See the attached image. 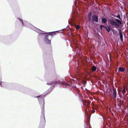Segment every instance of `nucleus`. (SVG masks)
I'll return each instance as SVG.
<instances>
[{
  "label": "nucleus",
  "instance_id": "1",
  "mask_svg": "<svg viewBox=\"0 0 128 128\" xmlns=\"http://www.w3.org/2000/svg\"><path fill=\"white\" fill-rule=\"evenodd\" d=\"M19 19L20 20V21L22 23V26H25L33 30L39 34H48V35H46L45 36L44 38V42L46 44H50V40L48 39L50 38H49V37L50 36L49 35L51 36H50L51 38H50L51 39L52 38V35L55 34V33L54 32L45 33L44 32L34 26L30 24L26 21H23V20L19 18Z\"/></svg>",
  "mask_w": 128,
  "mask_h": 128
},
{
  "label": "nucleus",
  "instance_id": "2",
  "mask_svg": "<svg viewBox=\"0 0 128 128\" xmlns=\"http://www.w3.org/2000/svg\"><path fill=\"white\" fill-rule=\"evenodd\" d=\"M44 96L41 95L39 96H37L39 100L40 104L42 108V115L41 116V122H42L44 124L45 122V118L44 114V100L43 98Z\"/></svg>",
  "mask_w": 128,
  "mask_h": 128
},
{
  "label": "nucleus",
  "instance_id": "3",
  "mask_svg": "<svg viewBox=\"0 0 128 128\" xmlns=\"http://www.w3.org/2000/svg\"><path fill=\"white\" fill-rule=\"evenodd\" d=\"M60 83L61 84H63L64 85H67V84L65 82H60L59 81H54V82H50V83H49L48 82L46 84H47L49 85H52V84H58Z\"/></svg>",
  "mask_w": 128,
  "mask_h": 128
},
{
  "label": "nucleus",
  "instance_id": "4",
  "mask_svg": "<svg viewBox=\"0 0 128 128\" xmlns=\"http://www.w3.org/2000/svg\"><path fill=\"white\" fill-rule=\"evenodd\" d=\"M116 91L114 89H113V92L111 94L112 97H113L114 98H116Z\"/></svg>",
  "mask_w": 128,
  "mask_h": 128
},
{
  "label": "nucleus",
  "instance_id": "5",
  "mask_svg": "<svg viewBox=\"0 0 128 128\" xmlns=\"http://www.w3.org/2000/svg\"><path fill=\"white\" fill-rule=\"evenodd\" d=\"M110 23L112 25H114L115 26L118 25V24L112 20H110Z\"/></svg>",
  "mask_w": 128,
  "mask_h": 128
},
{
  "label": "nucleus",
  "instance_id": "6",
  "mask_svg": "<svg viewBox=\"0 0 128 128\" xmlns=\"http://www.w3.org/2000/svg\"><path fill=\"white\" fill-rule=\"evenodd\" d=\"M92 20L93 21L98 22V16H93Z\"/></svg>",
  "mask_w": 128,
  "mask_h": 128
},
{
  "label": "nucleus",
  "instance_id": "7",
  "mask_svg": "<svg viewBox=\"0 0 128 128\" xmlns=\"http://www.w3.org/2000/svg\"><path fill=\"white\" fill-rule=\"evenodd\" d=\"M125 70V69L122 67H120L118 69V71L119 72H122Z\"/></svg>",
  "mask_w": 128,
  "mask_h": 128
},
{
  "label": "nucleus",
  "instance_id": "8",
  "mask_svg": "<svg viewBox=\"0 0 128 128\" xmlns=\"http://www.w3.org/2000/svg\"><path fill=\"white\" fill-rule=\"evenodd\" d=\"M119 34L121 40L122 41H123V35L122 32H120Z\"/></svg>",
  "mask_w": 128,
  "mask_h": 128
},
{
  "label": "nucleus",
  "instance_id": "9",
  "mask_svg": "<svg viewBox=\"0 0 128 128\" xmlns=\"http://www.w3.org/2000/svg\"><path fill=\"white\" fill-rule=\"evenodd\" d=\"M91 69L93 72H94L96 70V68L95 66H93L92 67Z\"/></svg>",
  "mask_w": 128,
  "mask_h": 128
},
{
  "label": "nucleus",
  "instance_id": "10",
  "mask_svg": "<svg viewBox=\"0 0 128 128\" xmlns=\"http://www.w3.org/2000/svg\"><path fill=\"white\" fill-rule=\"evenodd\" d=\"M126 92V90L124 87H123V89L122 91V92L123 95L124 96Z\"/></svg>",
  "mask_w": 128,
  "mask_h": 128
},
{
  "label": "nucleus",
  "instance_id": "11",
  "mask_svg": "<svg viewBox=\"0 0 128 128\" xmlns=\"http://www.w3.org/2000/svg\"><path fill=\"white\" fill-rule=\"evenodd\" d=\"M92 12H92V11L88 13V16H92ZM92 16H97L95 15H93Z\"/></svg>",
  "mask_w": 128,
  "mask_h": 128
},
{
  "label": "nucleus",
  "instance_id": "12",
  "mask_svg": "<svg viewBox=\"0 0 128 128\" xmlns=\"http://www.w3.org/2000/svg\"><path fill=\"white\" fill-rule=\"evenodd\" d=\"M106 28V30L108 32H109L110 30V27L109 26H107L105 28Z\"/></svg>",
  "mask_w": 128,
  "mask_h": 128
},
{
  "label": "nucleus",
  "instance_id": "13",
  "mask_svg": "<svg viewBox=\"0 0 128 128\" xmlns=\"http://www.w3.org/2000/svg\"><path fill=\"white\" fill-rule=\"evenodd\" d=\"M102 22L103 23H105L106 22V20L104 18H103L102 20Z\"/></svg>",
  "mask_w": 128,
  "mask_h": 128
},
{
  "label": "nucleus",
  "instance_id": "14",
  "mask_svg": "<svg viewBox=\"0 0 128 128\" xmlns=\"http://www.w3.org/2000/svg\"><path fill=\"white\" fill-rule=\"evenodd\" d=\"M116 20L117 22H118V23H120V22L119 20L117 19Z\"/></svg>",
  "mask_w": 128,
  "mask_h": 128
},
{
  "label": "nucleus",
  "instance_id": "15",
  "mask_svg": "<svg viewBox=\"0 0 128 128\" xmlns=\"http://www.w3.org/2000/svg\"><path fill=\"white\" fill-rule=\"evenodd\" d=\"M79 28V26H76V28L77 29H78Z\"/></svg>",
  "mask_w": 128,
  "mask_h": 128
},
{
  "label": "nucleus",
  "instance_id": "16",
  "mask_svg": "<svg viewBox=\"0 0 128 128\" xmlns=\"http://www.w3.org/2000/svg\"><path fill=\"white\" fill-rule=\"evenodd\" d=\"M102 27H104V26L103 25H101L100 26V29H102Z\"/></svg>",
  "mask_w": 128,
  "mask_h": 128
},
{
  "label": "nucleus",
  "instance_id": "17",
  "mask_svg": "<svg viewBox=\"0 0 128 128\" xmlns=\"http://www.w3.org/2000/svg\"><path fill=\"white\" fill-rule=\"evenodd\" d=\"M2 84V81L0 80V85L1 86H2V85H1V84Z\"/></svg>",
  "mask_w": 128,
  "mask_h": 128
},
{
  "label": "nucleus",
  "instance_id": "18",
  "mask_svg": "<svg viewBox=\"0 0 128 128\" xmlns=\"http://www.w3.org/2000/svg\"><path fill=\"white\" fill-rule=\"evenodd\" d=\"M122 3L123 4L124 6H125L126 5V4L125 3H124L123 2Z\"/></svg>",
  "mask_w": 128,
  "mask_h": 128
},
{
  "label": "nucleus",
  "instance_id": "19",
  "mask_svg": "<svg viewBox=\"0 0 128 128\" xmlns=\"http://www.w3.org/2000/svg\"><path fill=\"white\" fill-rule=\"evenodd\" d=\"M120 0L122 3L123 2H122V1H123V0Z\"/></svg>",
  "mask_w": 128,
  "mask_h": 128
},
{
  "label": "nucleus",
  "instance_id": "20",
  "mask_svg": "<svg viewBox=\"0 0 128 128\" xmlns=\"http://www.w3.org/2000/svg\"><path fill=\"white\" fill-rule=\"evenodd\" d=\"M118 94L119 95H120V92H119V91H118Z\"/></svg>",
  "mask_w": 128,
  "mask_h": 128
},
{
  "label": "nucleus",
  "instance_id": "21",
  "mask_svg": "<svg viewBox=\"0 0 128 128\" xmlns=\"http://www.w3.org/2000/svg\"><path fill=\"white\" fill-rule=\"evenodd\" d=\"M90 102H88V104H90Z\"/></svg>",
  "mask_w": 128,
  "mask_h": 128
},
{
  "label": "nucleus",
  "instance_id": "22",
  "mask_svg": "<svg viewBox=\"0 0 128 128\" xmlns=\"http://www.w3.org/2000/svg\"><path fill=\"white\" fill-rule=\"evenodd\" d=\"M116 17H117L118 18H120V16H116Z\"/></svg>",
  "mask_w": 128,
  "mask_h": 128
},
{
  "label": "nucleus",
  "instance_id": "23",
  "mask_svg": "<svg viewBox=\"0 0 128 128\" xmlns=\"http://www.w3.org/2000/svg\"><path fill=\"white\" fill-rule=\"evenodd\" d=\"M114 16H116L115 15H114ZM117 16H120V15L118 14Z\"/></svg>",
  "mask_w": 128,
  "mask_h": 128
},
{
  "label": "nucleus",
  "instance_id": "24",
  "mask_svg": "<svg viewBox=\"0 0 128 128\" xmlns=\"http://www.w3.org/2000/svg\"><path fill=\"white\" fill-rule=\"evenodd\" d=\"M4 82H3L2 84V85L3 86H3V84H4Z\"/></svg>",
  "mask_w": 128,
  "mask_h": 128
},
{
  "label": "nucleus",
  "instance_id": "25",
  "mask_svg": "<svg viewBox=\"0 0 128 128\" xmlns=\"http://www.w3.org/2000/svg\"><path fill=\"white\" fill-rule=\"evenodd\" d=\"M95 112V111L94 110H93V111H92V112Z\"/></svg>",
  "mask_w": 128,
  "mask_h": 128
},
{
  "label": "nucleus",
  "instance_id": "26",
  "mask_svg": "<svg viewBox=\"0 0 128 128\" xmlns=\"http://www.w3.org/2000/svg\"><path fill=\"white\" fill-rule=\"evenodd\" d=\"M121 8L122 9L123 8V7H122V6H121Z\"/></svg>",
  "mask_w": 128,
  "mask_h": 128
},
{
  "label": "nucleus",
  "instance_id": "27",
  "mask_svg": "<svg viewBox=\"0 0 128 128\" xmlns=\"http://www.w3.org/2000/svg\"><path fill=\"white\" fill-rule=\"evenodd\" d=\"M87 128H88V127H87Z\"/></svg>",
  "mask_w": 128,
  "mask_h": 128
}]
</instances>
